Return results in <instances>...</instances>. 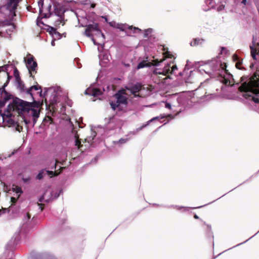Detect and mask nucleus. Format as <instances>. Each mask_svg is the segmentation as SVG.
<instances>
[{
	"label": "nucleus",
	"mask_w": 259,
	"mask_h": 259,
	"mask_svg": "<svg viewBox=\"0 0 259 259\" xmlns=\"http://www.w3.org/2000/svg\"><path fill=\"white\" fill-rule=\"evenodd\" d=\"M227 65L219 58L209 61L201 69L211 78H215L228 87L236 85L242 102L259 113V79L256 77L242 76L240 82L235 84L233 76L226 69Z\"/></svg>",
	"instance_id": "obj_1"
},
{
	"label": "nucleus",
	"mask_w": 259,
	"mask_h": 259,
	"mask_svg": "<svg viewBox=\"0 0 259 259\" xmlns=\"http://www.w3.org/2000/svg\"><path fill=\"white\" fill-rule=\"evenodd\" d=\"M176 57L168 51V49L163 45V103L166 109H171V100H176L179 105H184L187 101L185 97L179 96L178 93L168 94L165 91V87L170 85L171 87L186 85L189 90L196 92L198 90L191 87L192 84L195 82L194 76L198 73V70H189L186 66L182 72H180L179 75L184 77V80L174 82V77L177 76L178 68L175 63Z\"/></svg>",
	"instance_id": "obj_2"
},
{
	"label": "nucleus",
	"mask_w": 259,
	"mask_h": 259,
	"mask_svg": "<svg viewBox=\"0 0 259 259\" xmlns=\"http://www.w3.org/2000/svg\"><path fill=\"white\" fill-rule=\"evenodd\" d=\"M42 104L43 101L41 103L35 101L33 103H29L20 100L14 102L13 107L14 109L17 111L19 114L23 115L28 114L31 116L34 124L39 116V108Z\"/></svg>",
	"instance_id": "obj_3"
},
{
	"label": "nucleus",
	"mask_w": 259,
	"mask_h": 259,
	"mask_svg": "<svg viewBox=\"0 0 259 259\" xmlns=\"http://www.w3.org/2000/svg\"><path fill=\"white\" fill-rule=\"evenodd\" d=\"M7 66L6 65L0 66V73H2L3 75L7 78L3 87L0 89V107L4 106L6 102L10 99V96L5 89V87L7 85L11 77L9 73L7 71Z\"/></svg>",
	"instance_id": "obj_4"
},
{
	"label": "nucleus",
	"mask_w": 259,
	"mask_h": 259,
	"mask_svg": "<svg viewBox=\"0 0 259 259\" xmlns=\"http://www.w3.org/2000/svg\"><path fill=\"white\" fill-rule=\"evenodd\" d=\"M124 94H125L124 90L118 91L114 95V97L116 99V102L110 101V106L113 110H115L117 108L118 111H122V105H124L125 107L127 106V99L124 96Z\"/></svg>",
	"instance_id": "obj_5"
},
{
	"label": "nucleus",
	"mask_w": 259,
	"mask_h": 259,
	"mask_svg": "<svg viewBox=\"0 0 259 259\" xmlns=\"http://www.w3.org/2000/svg\"><path fill=\"white\" fill-rule=\"evenodd\" d=\"M87 28L85 30V35L89 37H91L92 40L95 45H96V39L95 36L98 37H102L103 39H105V36L99 28V26L98 23H94L92 24H89L86 26Z\"/></svg>",
	"instance_id": "obj_6"
},
{
	"label": "nucleus",
	"mask_w": 259,
	"mask_h": 259,
	"mask_svg": "<svg viewBox=\"0 0 259 259\" xmlns=\"http://www.w3.org/2000/svg\"><path fill=\"white\" fill-rule=\"evenodd\" d=\"M250 49L251 56L253 59L254 62L250 63L249 67L252 70L254 69L257 70L258 68L256 65V61H257L256 56H259V38L257 39L253 36L252 45L250 46Z\"/></svg>",
	"instance_id": "obj_7"
},
{
	"label": "nucleus",
	"mask_w": 259,
	"mask_h": 259,
	"mask_svg": "<svg viewBox=\"0 0 259 259\" xmlns=\"http://www.w3.org/2000/svg\"><path fill=\"white\" fill-rule=\"evenodd\" d=\"M238 3H241L244 5L247 4V0H236ZM205 6H203L202 9L204 11H207L210 10L211 8H213L215 7L217 4L222 3L221 0H204Z\"/></svg>",
	"instance_id": "obj_8"
},
{
	"label": "nucleus",
	"mask_w": 259,
	"mask_h": 259,
	"mask_svg": "<svg viewBox=\"0 0 259 259\" xmlns=\"http://www.w3.org/2000/svg\"><path fill=\"white\" fill-rule=\"evenodd\" d=\"M26 65L30 74V76L34 78L33 73H36V69L37 68V64L36 62L34 60V57L32 56L29 55V57H28L26 62Z\"/></svg>",
	"instance_id": "obj_9"
},
{
	"label": "nucleus",
	"mask_w": 259,
	"mask_h": 259,
	"mask_svg": "<svg viewBox=\"0 0 259 259\" xmlns=\"http://www.w3.org/2000/svg\"><path fill=\"white\" fill-rule=\"evenodd\" d=\"M158 62L157 65L155 66L156 67L153 68L152 77L156 83L160 84L162 82V80L160 79V77L158 75H162V69L161 68H157V66L159 63L162 62V60H160V61H158Z\"/></svg>",
	"instance_id": "obj_10"
},
{
	"label": "nucleus",
	"mask_w": 259,
	"mask_h": 259,
	"mask_svg": "<svg viewBox=\"0 0 259 259\" xmlns=\"http://www.w3.org/2000/svg\"><path fill=\"white\" fill-rule=\"evenodd\" d=\"M143 86L140 83H137L132 87L127 88V90L130 91L133 95H134L135 97H141L139 94H137V93H139L141 91Z\"/></svg>",
	"instance_id": "obj_11"
},
{
	"label": "nucleus",
	"mask_w": 259,
	"mask_h": 259,
	"mask_svg": "<svg viewBox=\"0 0 259 259\" xmlns=\"http://www.w3.org/2000/svg\"><path fill=\"white\" fill-rule=\"evenodd\" d=\"M121 31H125L126 33H128L129 32L127 31V30H132L134 33L139 32L141 31V29L138 27H133V26H128L127 28L124 25H122L121 26H119L117 27Z\"/></svg>",
	"instance_id": "obj_12"
},
{
	"label": "nucleus",
	"mask_w": 259,
	"mask_h": 259,
	"mask_svg": "<svg viewBox=\"0 0 259 259\" xmlns=\"http://www.w3.org/2000/svg\"><path fill=\"white\" fill-rule=\"evenodd\" d=\"M214 97H215V94H210L208 95H204V96H200V97L197 96V98L198 99V100L197 101V102H201L202 101V100L203 101L208 100L209 99L213 98ZM191 99L193 100L191 102H196V101L195 100L194 97H193L192 98H191Z\"/></svg>",
	"instance_id": "obj_13"
},
{
	"label": "nucleus",
	"mask_w": 259,
	"mask_h": 259,
	"mask_svg": "<svg viewBox=\"0 0 259 259\" xmlns=\"http://www.w3.org/2000/svg\"><path fill=\"white\" fill-rule=\"evenodd\" d=\"M158 63L157 60H153L151 62L146 63V61H142L140 62L137 66L138 69L143 68L145 66H150L151 65L157 66Z\"/></svg>",
	"instance_id": "obj_14"
},
{
	"label": "nucleus",
	"mask_w": 259,
	"mask_h": 259,
	"mask_svg": "<svg viewBox=\"0 0 259 259\" xmlns=\"http://www.w3.org/2000/svg\"><path fill=\"white\" fill-rule=\"evenodd\" d=\"M18 3V0H10L8 5V8L11 12H14L15 15V11L17 9Z\"/></svg>",
	"instance_id": "obj_15"
},
{
	"label": "nucleus",
	"mask_w": 259,
	"mask_h": 259,
	"mask_svg": "<svg viewBox=\"0 0 259 259\" xmlns=\"http://www.w3.org/2000/svg\"><path fill=\"white\" fill-rule=\"evenodd\" d=\"M64 168V167H60L59 170H55L54 171L46 170V174L50 176V178H53V177L57 176L60 174L61 171Z\"/></svg>",
	"instance_id": "obj_16"
},
{
	"label": "nucleus",
	"mask_w": 259,
	"mask_h": 259,
	"mask_svg": "<svg viewBox=\"0 0 259 259\" xmlns=\"http://www.w3.org/2000/svg\"><path fill=\"white\" fill-rule=\"evenodd\" d=\"M180 111L181 110H180L179 111H177V113L174 115H172L171 114H163V126L166 124L170 119L174 118V116L177 115Z\"/></svg>",
	"instance_id": "obj_17"
},
{
	"label": "nucleus",
	"mask_w": 259,
	"mask_h": 259,
	"mask_svg": "<svg viewBox=\"0 0 259 259\" xmlns=\"http://www.w3.org/2000/svg\"><path fill=\"white\" fill-rule=\"evenodd\" d=\"M0 118L2 119L3 122H6L7 125L9 126H14L15 124V121L12 119L11 117H7L6 118L3 115H0Z\"/></svg>",
	"instance_id": "obj_18"
},
{
	"label": "nucleus",
	"mask_w": 259,
	"mask_h": 259,
	"mask_svg": "<svg viewBox=\"0 0 259 259\" xmlns=\"http://www.w3.org/2000/svg\"><path fill=\"white\" fill-rule=\"evenodd\" d=\"M205 42V39L202 38H195L190 42L191 46H196L202 45Z\"/></svg>",
	"instance_id": "obj_19"
},
{
	"label": "nucleus",
	"mask_w": 259,
	"mask_h": 259,
	"mask_svg": "<svg viewBox=\"0 0 259 259\" xmlns=\"http://www.w3.org/2000/svg\"><path fill=\"white\" fill-rule=\"evenodd\" d=\"M233 59L236 63V66L239 69H244L243 67H241V65L242 64V60L240 59L237 55H234L233 56Z\"/></svg>",
	"instance_id": "obj_20"
},
{
	"label": "nucleus",
	"mask_w": 259,
	"mask_h": 259,
	"mask_svg": "<svg viewBox=\"0 0 259 259\" xmlns=\"http://www.w3.org/2000/svg\"><path fill=\"white\" fill-rule=\"evenodd\" d=\"M42 6H43V4H41V7H39V13L41 15L42 17H44V18H49L50 17V16L51 15V13L50 12V10L51 9V6L50 5L49 6H48V13H42V11H43V10H42Z\"/></svg>",
	"instance_id": "obj_21"
},
{
	"label": "nucleus",
	"mask_w": 259,
	"mask_h": 259,
	"mask_svg": "<svg viewBox=\"0 0 259 259\" xmlns=\"http://www.w3.org/2000/svg\"><path fill=\"white\" fill-rule=\"evenodd\" d=\"M41 87L37 84L36 85H32L30 88H29L27 90V94H29L31 96H32V90L37 91L38 90H41Z\"/></svg>",
	"instance_id": "obj_22"
},
{
	"label": "nucleus",
	"mask_w": 259,
	"mask_h": 259,
	"mask_svg": "<svg viewBox=\"0 0 259 259\" xmlns=\"http://www.w3.org/2000/svg\"><path fill=\"white\" fill-rule=\"evenodd\" d=\"M75 138L76 139L75 140V145L77 146V148L80 151H83V149H82L83 145L81 144V142L80 139H79V136L77 134H76L75 136ZM85 150V149H84Z\"/></svg>",
	"instance_id": "obj_23"
},
{
	"label": "nucleus",
	"mask_w": 259,
	"mask_h": 259,
	"mask_svg": "<svg viewBox=\"0 0 259 259\" xmlns=\"http://www.w3.org/2000/svg\"><path fill=\"white\" fill-rule=\"evenodd\" d=\"M54 12L56 15L61 18L64 14V11L60 7H56Z\"/></svg>",
	"instance_id": "obj_24"
},
{
	"label": "nucleus",
	"mask_w": 259,
	"mask_h": 259,
	"mask_svg": "<svg viewBox=\"0 0 259 259\" xmlns=\"http://www.w3.org/2000/svg\"><path fill=\"white\" fill-rule=\"evenodd\" d=\"M17 82L18 84V87L21 90V91H23V92L26 91V92L27 93V89L26 88L25 85L24 83H23V82L21 80H20V81H17Z\"/></svg>",
	"instance_id": "obj_25"
},
{
	"label": "nucleus",
	"mask_w": 259,
	"mask_h": 259,
	"mask_svg": "<svg viewBox=\"0 0 259 259\" xmlns=\"http://www.w3.org/2000/svg\"><path fill=\"white\" fill-rule=\"evenodd\" d=\"M14 75L15 77L16 81H20L21 80L19 72L16 67L15 68L14 70Z\"/></svg>",
	"instance_id": "obj_26"
},
{
	"label": "nucleus",
	"mask_w": 259,
	"mask_h": 259,
	"mask_svg": "<svg viewBox=\"0 0 259 259\" xmlns=\"http://www.w3.org/2000/svg\"><path fill=\"white\" fill-rule=\"evenodd\" d=\"M45 175H46V169H41L37 175L36 178L38 180H41L44 177Z\"/></svg>",
	"instance_id": "obj_27"
},
{
	"label": "nucleus",
	"mask_w": 259,
	"mask_h": 259,
	"mask_svg": "<svg viewBox=\"0 0 259 259\" xmlns=\"http://www.w3.org/2000/svg\"><path fill=\"white\" fill-rule=\"evenodd\" d=\"M102 93H103V92H102V91L100 89H97V88H94L93 96L94 97H97V96H98L99 95H102Z\"/></svg>",
	"instance_id": "obj_28"
},
{
	"label": "nucleus",
	"mask_w": 259,
	"mask_h": 259,
	"mask_svg": "<svg viewBox=\"0 0 259 259\" xmlns=\"http://www.w3.org/2000/svg\"><path fill=\"white\" fill-rule=\"evenodd\" d=\"M40 259H57L52 254H45L41 256Z\"/></svg>",
	"instance_id": "obj_29"
},
{
	"label": "nucleus",
	"mask_w": 259,
	"mask_h": 259,
	"mask_svg": "<svg viewBox=\"0 0 259 259\" xmlns=\"http://www.w3.org/2000/svg\"><path fill=\"white\" fill-rule=\"evenodd\" d=\"M40 92H39V96L41 97H42V98H46L47 95V90H46V91L44 92V93L42 94V90H40ZM45 102L46 104V105H47V99L46 98H45Z\"/></svg>",
	"instance_id": "obj_30"
},
{
	"label": "nucleus",
	"mask_w": 259,
	"mask_h": 259,
	"mask_svg": "<svg viewBox=\"0 0 259 259\" xmlns=\"http://www.w3.org/2000/svg\"><path fill=\"white\" fill-rule=\"evenodd\" d=\"M13 191L15 192L16 193L19 194H21L23 192L21 188L18 186H15V187H13Z\"/></svg>",
	"instance_id": "obj_31"
},
{
	"label": "nucleus",
	"mask_w": 259,
	"mask_h": 259,
	"mask_svg": "<svg viewBox=\"0 0 259 259\" xmlns=\"http://www.w3.org/2000/svg\"><path fill=\"white\" fill-rule=\"evenodd\" d=\"M94 88H88L85 91V94H87V95H92L93 96V92H94Z\"/></svg>",
	"instance_id": "obj_32"
},
{
	"label": "nucleus",
	"mask_w": 259,
	"mask_h": 259,
	"mask_svg": "<svg viewBox=\"0 0 259 259\" xmlns=\"http://www.w3.org/2000/svg\"><path fill=\"white\" fill-rule=\"evenodd\" d=\"M20 197V194H19L17 198L12 197L11 198V202L12 203L11 205H15V203L17 202L18 199Z\"/></svg>",
	"instance_id": "obj_33"
},
{
	"label": "nucleus",
	"mask_w": 259,
	"mask_h": 259,
	"mask_svg": "<svg viewBox=\"0 0 259 259\" xmlns=\"http://www.w3.org/2000/svg\"><path fill=\"white\" fill-rule=\"evenodd\" d=\"M227 53H228V50H227V49L225 47H222L221 51V54H226Z\"/></svg>",
	"instance_id": "obj_34"
},
{
	"label": "nucleus",
	"mask_w": 259,
	"mask_h": 259,
	"mask_svg": "<svg viewBox=\"0 0 259 259\" xmlns=\"http://www.w3.org/2000/svg\"><path fill=\"white\" fill-rule=\"evenodd\" d=\"M6 186L5 183L2 181L0 180V189L3 188L4 191H5V187Z\"/></svg>",
	"instance_id": "obj_35"
},
{
	"label": "nucleus",
	"mask_w": 259,
	"mask_h": 259,
	"mask_svg": "<svg viewBox=\"0 0 259 259\" xmlns=\"http://www.w3.org/2000/svg\"><path fill=\"white\" fill-rule=\"evenodd\" d=\"M225 8V6L223 4H221L218 8L217 10L218 11H221L223 10Z\"/></svg>",
	"instance_id": "obj_36"
},
{
	"label": "nucleus",
	"mask_w": 259,
	"mask_h": 259,
	"mask_svg": "<svg viewBox=\"0 0 259 259\" xmlns=\"http://www.w3.org/2000/svg\"><path fill=\"white\" fill-rule=\"evenodd\" d=\"M259 232V231L256 233L254 235H253L252 236H251V237H250L248 239L246 240V241H245L244 242H242V243H239L238 244V245H236L235 246H238V245H240L244 243H245L246 242H247L249 239H251V238H252L253 236H254L257 233Z\"/></svg>",
	"instance_id": "obj_37"
},
{
	"label": "nucleus",
	"mask_w": 259,
	"mask_h": 259,
	"mask_svg": "<svg viewBox=\"0 0 259 259\" xmlns=\"http://www.w3.org/2000/svg\"><path fill=\"white\" fill-rule=\"evenodd\" d=\"M58 162V160H56V163H55L54 166L52 168V169H56L57 168V163Z\"/></svg>",
	"instance_id": "obj_38"
},
{
	"label": "nucleus",
	"mask_w": 259,
	"mask_h": 259,
	"mask_svg": "<svg viewBox=\"0 0 259 259\" xmlns=\"http://www.w3.org/2000/svg\"><path fill=\"white\" fill-rule=\"evenodd\" d=\"M38 204V205L40 206V208L41 209V210H42L43 209H44V204H41V203H37Z\"/></svg>",
	"instance_id": "obj_39"
},
{
	"label": "nucleus",
	"mask_w": 259,
	"mask_h": 259,
	"mask_svg": "<svg viewBox=\"0 0 259 259\" xmlns=\"http://www.w3.org/2000/svg\"><path fill=\"white\" fill-rule=\"evenodd\" d=\"M207 227L208 231H209L210 232V233L211 234L212 233L210 232L211 226L209 225H207Z\"/></svg>",
	"instance_id": "obj_40"
},
{
	"label": "nucleus",
	"mask_w": 259,
	"mask_h": 259,
	"mask_svg": "<svg viewBox=\"0 0 259 259\" xmlns=\"http://www.w3.org/2000/svg\"><path fill=\"white\" fill-rule=\"evenodd\" d=\"M26 217H27V219L28 220H29V219H30V218H31V215H30V214L29 213H28H28H27V214H26Z\"/></svg>",
	"instance_id": "obj_41"
},
{
	"label": "nucleus",
	"mask_w": 259,
	"mask_h": 259,
	"mask_svg": "<svg viewBox=\"0 0 259 259\" xmlns=\"http://www.w3.org/2000/svg\"><path fill=\"white\" fill-rule=\"evenodd\" d=\"M102 18L104 19L106 22H108V18L106 16H102Z\"/></svg>",
	"instance_id": "obj_42"
},
{
	"label": "nucleus",
	"mask_w": 259,
	"mask_h": 259,
	"mask_svg": "<svg viewBox=\"0 0 259 259\" xmlns=\"http://www.w3.org/2000/svg\"><path fill=\"white\" fill-rule=\"evenodd\" d=\"M44 199V196H42L39 199V202H42V200Z\"/></svg>",
	"instance_id": "obj_43"
},
{
	"label": "nucleus",
	"mask_w": 259,
	"mask_h": 259,
	"mask_svg": "<svg viewBox=\"0 0 259 259\" xmlns=\"http://www.w3.org/2000/svg\"><path fill=\"white\" fill-rule=\"evenodd\" d=\"M109 25L111 26H113V24H115V22H109Z\"/></svg>",
	"instance_id": "obj_44"
},
{
	"label": "nucleus",
	"mask_w": 259,
	"mask_h": 259,
	"mask_svg": "<svg viewBox=\"0 0 259 259\" xmlns=\"http://www.w3.org/2000/svg\"><path fill=\"white\" fill-rule=\"evenodd\" d=\"M194 218L195 219H199V217H198L197 214H195L194 215Z\"/></svg>",
	"instance_id": "obj_45"
},
{
	"label": "nucleus",
	"mask_w": 259,
	"mask_h": 259,
	"mask_svg": "<svg viewBox=\"0 0 259 259\" xmlns=\"http://www.w3.org/2000/svg\"><path fill=\"white\" fill-rule=\"evenodd\" d=\"M4 8V6H0V13H2V9Z\"/></svg>",
	"instance_id": "obj_46"
},
{
	"label": "nucleus",
	"mask_w": 259,
	"mask_h": 259,
	"mask_svg": "<svg viewBox=\"0 0 259 259\" xmlns=\"http://www.w3.org/2000/svg\"><path fill=\"white\" fill-rule=\"evenodd\" d=\"M159 117H154V118H152L150 121H153V120H156V119H157Z\"/></svg>",
	"instance_id": "obj_47"
},
{
	"label": "nucleus",
	"mask_w": 259,
	"mask_h": 259,
	"mask_svg": "<svg viewBox=\"0 0 259 259\" xmlns=\"http://www.w3.org/2000/svg\"><path fill=\"white\" fill-rule=\"evenodd\" d=\"M23 180L24 182H26L29 180V179H23Z\"/></svg>",
	"instance_id": "obj_48"
},
{
	"label": "nucleus",
	"mask_w": 259,
	"mask_h": 259,
	"mask_svg": "<svg viewBox=\"0 0 259 259\" xmlns=\"http://www.w3.org/2000/svg\"><path fill=\"white\" fill-rule=\"evenodd\" d=\"M91 7L92 8H94L95 7V4H92Z\"/></svg>",
	"instance_id": "obj_49"
},
{
	"label": "nucleus",
	"mask_w": 259,
	"mask_h": 259,
	"mask_svg": "<svg viewBox=\"0 0 259 259\" xmlns=\"http://www.w3.org/2000/svg\"><path fill=\"white\" fill-rule=\"evenodd\" d=\"M203 206H198V207H195L194 208H200V207H202Z\"/></svg>",
	"instance_id": "obj_50"
},
{
	"label": "nucleus",
	"mask_w": 259,
	"mask_h": 259,
	"mask_svg": "<svg viewBox=\"0 0 259 259\" xmlns=\"http://www.w3.org/2000/svg\"><path fill=\"white\" fill-rule=\"evenodd\" d=\"M196 94H197V93H194V96Z\"/></svg>",
	"instance_id": "obj_51"
},
{
	"label": "nucleus",
	"mask_w": 259,
	"mask_h": 259,
	"mask_svg": "<svg viewBox=\"0 0 259 259\" xmlns=\"http://www.w3.org/2000/svg\"><path fill=\"white\" fill-rule=\"evenodd\" d=\"M204 82H201V85H202V84H204Z\"/></svg>",
	"instance_id": "obj_52"
},
{
	"label": "nucleus",
	"mask_w": 259,
	"mask_h": 259,
	"mask_svg": "<svg viewBox=\"0 0 259 259\" xmlns=\"http://www.w3.org/2000/svg\"><path fill=\"white\" fill-rule=\"evenodd\" d=\"M172 107H175V105H172Z\"/></svg>",
	"instance_id": "obj_53"
}]
</instances>
